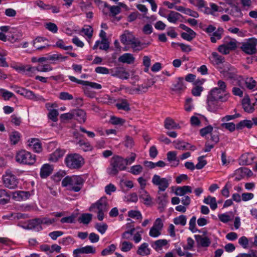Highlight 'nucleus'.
<instances>
[{
    "mask_svg": "<svg viewBox=\"0 0 257 257\" xmlns=\"http://www.w3.org/2000/svg\"><path fill=\"white\" fill-rule=\"evenodd\" d=\"M120 40L124 45H131L134 52H138L142 50L143 47L141 42L128 30H125L120 36Z\"/></svg>",
    "mask_w": 257,
    "mask_h": 257,
    "instance_id": "nucleus-1",
    "label": "nucleus"
},
{
    "mask_svg": "<svg viewBox=\"0 0 257 257\" xmlns=\"http://www.w3.org/2000/svg\"><path fill=\"white\" fill-rule=\"evenodd\" d=\"M84 180L81 176H67L62 181L63 187L69 186V190L75 192H79L82 188Z\"/></svg>",
    "mask_w": 257,
    "mask_h": 257,
    "instance_id": "nucleus-2",
    "label": "nucleus"
},
{
    "mask_svg": "<svg viewBox=\"0 0 257 257\" xmlns=\"http://www.w3.org/2000/svg\"><path fill=\"white\" fill-rule=\"evenodd\" d=\"M126 164L125 160L122 157L119 156H114L110 161V166L107 169V173L110 176L116 175L119 171L125 170Z\"/></svg>",
    "mask_w": 257,
    "mask_h": 257,
    "instance_id": "nucleus-3",
    "label": "nucleus"
},
{
    "mask_svg": "<svg viewBox=\"0 0 257 257\" xmlns=\"http://www.w3.org/2000/svg\"><path fill=\"white\" fill-rule=\"evenodd\" d=\"M67 167L71 169L80 168L84 164V159L78 154H70L67 155L65 159Z\"/></svg>",
    "mask_w": 257,
    "mask_h": 257,
    "instance_id": "nucleus-4",
    "label": "nucleus"
},
{
    "mask_svg": "<svg viewBox=\"0 0 257 257\" xmlns=\"http://www.w3.org/2000/svg\"><path fill=\"white\" fill-rule=\"evenodd\" d=\"M16 161L20 164L32 165L36 162V156L25 150H21L17 153Z\"/></svg>",
    "mask_w": 257,
    "mask_h": 257,
    "instance_id": "nucleus-5",
    "label": "nucleus"
},
{
    "mask_svg": "<svg viewBox=\"0 0 257 257\" xmlns=\"http://www.w3.org/2000/svg\"><path fill=\"white\" fill-rule=\"evenodd\" d=\"M257 39L251 38L243 42L240 46V49L247 55L255 54L257 52Z\"/></svg>",
    "mask_w": 257,
    "mask_h": 257,
    "instance_id": "nucleus-6",
    "label": "nucleus"
},
{
    "mask_svg": "<svg viewBox=\"0 0 257 257\" xmlns=\"http://www.w3.org/2000/svg\"><path fill=\"white\" fill-rule=\"evenodd\" d=\"M2 180L3 184L8 188L14 189L18 186V179L10 172L7 171L3 176Z\"/></svg>",
    "mask_w": 257,
    "mask_h": 257,
    "instance_id": "nucleus-7",
    "label": "nucleus"
},
{
    "mask_svg": "<svg viewBox=\"0 0 257 257\" xmlns=\"http://www.w3.org/2000/svg\"><path fill=\"white\" fill-rule=\"evenodd\" d=\"M17 93L24 96L27 99L33 100L34 101H40L45 102V99L40 95L35 94L32 91L27 89L24 87H20L17 91Z\"/></svg>",
    "mask_w": 257,
    "mask_h": 257,
    "instance_id": "nucleus-8",
    "label": "nucleus"
},
{
    "mask_svg": "<svg viewBox=\"0 0 257 257\" xmlns=\"http://www.w3.org/2000/svg\"><path fill=\"white\" fill-rule=\"evenodd\" d=\"M152 182L154 185L158 186L159 190L160 191H164L169 185V180L167 178H161L157 174L153 176Z\"/></svg>",
    "mask_w": 257,
    "mask_h": 257,
    "instance_id": "nucleus-9",
    "label": "nucleus"
},
{
    "mask_svg": "<svg viewBox=\"0 0 257 257\" xmlns=\"http://www.w3.org/2000/svg\"><path fill=\"white\" fill-rule=\"evenodd\" d=\"M208 97L211 98V99H213V100H216L217 101H220L221 102H225L227 100L229 96V93H224L220 91L216 88H214L212 89L209 94L208 95Z\"/></svg>",
    "mask_w": 257,
    "mask_h": 257,
    "instance_id": "nucleus-10",
    "label": "nucleus"
},
{
    "mask_svg": "<svg viewBox=\"0 0 257 257\" xmlns=\"http://www.w3.org/2000/svg\"><path fill=\"white\" fill-rule=\"evenodd\" d=\"M96 208L98 210L107 211L108 208L107 206V202L106 197H101L96 203L92 204L89 207L90 211H95L94 209Z\"/></svg>",
    "mask_w": 257,
    "mask_h": 257,
    "instance_id": "nucleus-11",
    "label": "nucleus"
},
{
    "mask_svg": "<svg viewBox=\"0 0 257 257\" xmlns=\"http://www.w3.org/2000/svg\"><path fill=\"white\" fill-rule=\"evenodd\" d=\"M22 226L25 229L35 230L37 231H40L43 229V227L40 224L39 218L29 220L26 226Z\"/></svg>",
    "mask_w": 257,
    "mask_h": 257,
    "instance_id": "nucleus-12",
    "label": "nucleus"
},
{
    "mask_svg": "<svg viewBox=\"0 0 257 257\" xmlns=\"http://www.w3.org/2000/svg\"><path fill=\"white\" fill-rule=\"evenodd\" d=\"M224 78L227 79H235L237 76V71L235 68L228 65V66L221 71Z\"/></svg>",
    "mask_w": 257,
    "mask_h": 257,
    "instance_id": "nucleus-13",
    "label": "nucleus"
},
{
    "mask_svg": "<svg viewBox=\"0 0 257 257\" xmlns=\"http://www.w3.org/2000/svg\"><path fill=\"white\" fill-rule=\"evenodd\" d=\"M110 74L111 76L118 77L121 79H127L130 74L123 68L116 67L111 69Z\"/></svg>",
    "mask_w": 257,
    "mask_h": 257,
    "instance_id": "nucleus-14",
    "label": "nucleus"
},
{
    "mask_svg": "<svg viewBox=\"0 0 257 257\" xmlns=\"http://www.w3.org/2000/svg\"><path fill=\"white\" fill-rule=\"evenodd\" d=\"M69 79L72 82H75L78 84H81L84 86H89L91 88L94 89H100L102 88V86L100 84L88 81L79 80L72 76H69Z\"/></svg>",
    "mask_w": 257,
    "mask_h": 257,
    "instance_id": "nucleus-15",
    "label": "nucleus"
},
{
    "mask_svg": "<svg viewBox=\"0 0 257 257\" xmlns=\"http://www.w3.org/2000/svg\"><path fill=\"white\" fill-rule=\"evenodd\" d=\"M53 171V166L49 164L43 165L41 168L40 176L42 178H46L50 175Z\"/></svg>",
    "mask_w": 257,
    "mask_h": 257,
    "instance_id": "nucleus-16",
    "label": "nucleus"
},
{
    "mask_svg": "<svg viewBox=\"0 0 257 257\" xmlns=\"http://www.w3.org/2000/svg\"><path fill=\"white\" fill-rule=\"evenodd\" d=\"M96 251L95 248L92 246L87 245L85 247L77 248L73 251L74 254L79 253H94Z\"/></svg>",
    "mask_w": 257,
    "mask_h": 257,
    "instance_id": "nucleus-17",
    "label": "nucleus"
},
{
    "mask_svg": "<svg viewBox=\"0 0 257 257\" xmlns=\"http://www.w3.org/2000/svg\"><path fill=\"white\" fill-rule=\"evenodd\" d=\"M135 60V57L133 56V55L131 53L123 54L119 56L118 59V62L128 64H133Z\"/></svg>",
    "mask_w": 257,
    "mask_h": 257,
    "instance_id": "nucleus-18",
    "label": "nucleus"
},
{
    "mask_svg": "<svg viewBox=\"0 0 257 257\" xmlns=\"http://www.w3.org/2000/svg\"><path fill=\"white\" fill-rule=\"evenodd\" d=\"M15 69L19 72H23L29 76H32L33 75L35 70L34 67H32L30 65L15 67Z\"/></svg>",
    "mask_w": 257,
    "mask_h": 257,
    "instance_id": "nucleus-19",
    "label": "nucleus"
},
{
    "mask_svg": "<svg viewBox=\"0 0 257 257\" xmlns=\"http://www.w3.org/2000/svg\"><path fill=\"white\" fill-rule=\"evenodd\" d=\"M65 153V151L64 150L57 149L54 152L50 155L49 160L53 162H56L63 156Z\"/></svg>",
    "mask_w": 257,
    "mask_h": 257,
    "instance_id": "nucleus-20",
    "label": "nucleus"
},
{
    "mask_svg": "<svg viewBox=\"0 0 257 257\" xmlns=\"http://www.w3.org/2000/svg\"><path fill=\"white\" fill-rule=\"evenodd\" d=\"M164 127L168 130L179 129L180 126L179 124L176 123L175 121L170 117H167L164 121Z\"/></svg>",
    "mask_w": 257,
    "mask_h": 257,
    "instance_id": "nucleus-21",
    "label": "nucleus"
},
{
    "mask_svg": "<svg viewBox=\"0 0 257 257\" xmlns=\"http://www.w3.org/2000/svg\"><path fill=\"white\" fill-rule=\"evenodd\" d=\"M177 153L175 151H170L167 154V159L169 162H174L171 165L172 167L177 166L179 164V160L177 158Z\"/></svg>",
    "mask_w": 257,
    "mask_h": 257,
    "instance_id": "nucleus-22",
    "label": "nucleus"
},
{
    "mask_svg": "<svg viewBox=\"0 0 257 257\" xmlns=\"http://www.w3.org/2000/svg\"><path fill=\"white\" fill-rule=\"evenodd\" d=\"M192 192L191 187L189 186H183L182 187H178L175 190V193L177 196H184L187 193H191Z\"/></svg>",
    "mask_w": 257,
    "mask_h": 257,
    "instance_id": "nucleus-23",
    "label": "nucleus"
},
{
    "mask_svg": "<svg viewBox=\"0 0 257 257\" xmlns=\"http://www.w3.org/2000/svg\"><path fill=\"white\" fill-rule=\"evenodd\" d=\"M139 197L143 200L144 204L150 205L152 202V198L148 193L144 189H140Z\"/></svg>",
    "mask_w": 257,
    "mask_h": 257,
    "instance_id": "nucleus-24",
    "label": "nucleus"
},
{
    "mask_svg": "<svg viewBox=\"0 0 257 257\" xmlns=\"http://www.w3.org/2000/svg\"><path fill=\"white\" fill-rule=\"evenodd\" d=\"M207 109L211 112H215L218 109V102L216 100L207 96Z\"/></svg>",
    "mask_w": 257,
    "mask_h": 257,
    "instance_id": "nucleus-25",
    "label": "nucleus"
},
{
    "mask_svg": "<svg viewBox=\"0 0 257 257\" xmlns=\"http://www.w3.org/2000/svg\"><path fill=\"white\" fill-rule=\"evenodd\" d=\"M195 237L198 243L202 247H207L210 244V240L207 237H202L200 235H195Z\"/></svg>",
    "mask_w": 257,
    "mask_h": 257,
    "instance_id": "nucleus-26",
    "label": "nucleus"
},
{
    "mask_svg": "<svg viewBox=\"0 0 257 257\" xmlns=\"http://www.w3.org/2000/svg\"><path fill=\"white\" fill-rule=\"evenodd\" d=\"M181 17H182V16L175 11H170L167 17H166L168 21L172 23H177Z\"/></svg>",
    "mask_w": 257,
    "mask_h": 257,
    "instance_id": "nucleus-27",
    "label": "nucleus"
},
{
    "mask_svg": "<svg viewBox=\"0 0 257 257\" xmlns=\"http://www.w3.org/2000/svg\"><path fill=\"white\" fill-rule=\"evenodd\" d=\"M210 59L214 65H219L224 62V58L219 55L217 52H214L212 53Z\"/></svg>",
    "mask_w": 257,
    "mask_h": 257,
    "instance_id": "nucleus-28",
    "label": "nucleus"
},
{
    "mask_svg": "<svg viewBox=\"0 0 257 257\" xmlns=\"http://www.w3.org/2000/svg\"><path fill=\"white\" fill-rule=\"evenodd\" d=\"M137 253L140 255H148L150 254V249L148 247L147 243H143L139 247L137 251Z\"/></svg>",
    "mask_w": 257,
    "mask_h": 257,
    "instance_id": "nucleus-29",
    "label": "nucleus"
},
{
    "mask_svg": "<svg viewBox=\"0 0 257 257\" xmlns=\"http://www.w3.org/2000/svg\"><path fill=\"white\" fill-rule=\"evenodd\" d=\"M74 116L76 117L78 121L82 123H84L86 119V113L82 109H78L74 112Z\"/></svg>",
    "mask_w": 257,
    "mask_h": 257,
    "instance_id": "nucleus-30",
    "label": "nucleus"
},
{
    "mask_svg": "<svg viewBox=\"0 0 257 257\" xmlns=\"http://www.w3.org/2000/svg\"><path fill=\"white\" fill-rule=\"evenodd\" d=\"M10 195L5 189H0V204L5 205L10 200Z\"/></svg>",
    "mask_w": 257,
    "mask_h": 257,
    "instance_id": "nucleus-31",
    "label": "nucleus"
},
{
    "mask_svg": "<svg viewBox=\"0 0 257 257\" xmlns=\"http://www.w3.org/2000/svg\"><path fill=\"white\" fill-rule=\"evenodd\" d=\"M186 87L183 84V78L179 77L177 79L176 83L173 84L172 90L175 91H180L184 90Z\"/></svg>",
    "mask_w": 257,
    "mask_h": 257,
    "instance_id": "nucleus-32",
    "label": "nucleus"
},
{
    "mask_svg": "<svg viewBox=\"0 0 257 257\" xmlns=\"http://www.w3.org/2000/svg\"><path fill=\"white\" fill-rule=\"evenodd\" d=\"M29 145L33 147V149L35 152L40 153L42 150L41 144L39 142L38 140L35 138L31 139Z\"/></svg>",
    "mask_w": 257,
    "mask_h": 257,
    "instance_id": "nucleus-33",
    "label": "nucleus"
},
{
    "mask_svg": "<svg viewBox=\"0 0 257 257\" xmlns=\"http://www.w3.org/2000/svg\"><path fill=\"white\" fill-rule=\"evenodd\" d=\"M203 202L206 204H209L211 209L213 210L216 209L217 207L216 199L214 197L208 196L206 198L204 199Z\"/></svg>",
    "mask_w": 257,
    "mask_h": 257,
    "instance_id": "nucleus-34",
    "label": "nucleus"
},
{
    "mask_svg": "<svg viewBox=\"0 0 257 257\" xmlns=\"http://www.w3.org/2000/svg\"><path fill=\"white\" fill-rule=\"evenodd\" d=\"M21 138V134L17 131L11 133L10 135V140L12 145H16L19 142Z\"/></svg>",
    "mask_w": 257,
    "mask_h": 257,
    "instance_id": "nucleus-35",
    "label": "nucleus"
},
{
    "mask_svg": "<svg viewBox=\"0 0 257 257\" xmlns=\"http://www.w3.org/2000/svg\"><path fill=\"white\" fill-rule=\"evenodd\" d=\"M239 161L243 165H248L251 163L252 158L249 154L246 153L241 156Z\"/></svg>",
    "mask_w": 257,
    "mask_h": 257,
    "instance_id": "nucleus-36",
    "label": "nucleus"
},
{
    "mask_svg": "<svg viewBox=\"0 0 257 257\" xmlns=\"http://www.w3.org/2000/svg\"><path fill=\"white\" fill-rule=\"evenodd\" d=\"M92 215L89 213H83L78 218V221L87 224L92 220Z\"/></svg>",
    "mask_w": 257,
    "mask_h": 257,
    "instance_id": "nucleus-37",
    "label": "nucleus"
},
{
    "mask_svg": "<svg viewBox=\"0 0 257 257\" xmlns=\"http://www.w3.org/2000/svg\"><path fill=\"white\" fill-rule=\"evenodd\" d=\"M225 45L228 48L229 51L235 49L236 48V43L235 40H231V38L229 37L224 39Z\"/></svg>",
    "mask_w": 257,
    "mask_h": 257,
    "instance_id": "nucleus-38",
    "label": "nucleus"
},
{
    "mask_svg": "<svg viewBox=\"0 0 257 257\" xmlns=\"http://www.w3.org/2000/svg\"><path fill=\"white\" fill-rule=\"evenodd\" d=\"M34 68L35 69L34 74L35 73L36 71L40 72H48L53 69L52 67L49 64H39L36 67H34Z\"/></svg>",
    "mask_w": 257,
    "mask_h": 257,
    "instance_id": "nucleus-39",
    "label": "nucleus"
},
{
    "mask_svg": "<svg viewBox=\"0 0 257 257\" xmlns=\"http://www.w3.org/2000/svg\"><path fill=\"white\" fill-rule=\"evenodd\" d=\"M116 106L118 109H121L125 111H129L131 108L130 104L126 99H122L120 103L116 104Z\"/></svg>",
    "mask_w": 257,
    "mask_h": 257,
    "instance_id": "nucleus-40",
    "label": "nucleus"
},
{
    "mask_svg": "<svg viewBox=\"0 0 257 257\" xmlns=\"http://www.w3.org/2000/svg\"><path fill=\"white\" fill-rule=\"evenodd\" d=\"M77 144H78L81 149L85 152L89 151L92 150V146L88 142H85L83 140H80L77 143Z\"/></svg>",
    "mask_w": 257,
    "mask_h": 257,
    "instance_id": "nucleus-41",
    "label": "nucleus"
},
{
    "mask_svg": "<svg viewBox=\"0 0 257 257\" xmlns=\"http://www.w3.org/2000/svg\"><path fill=\"white\" fill-rule=\"evenodd\" d=\"M186 217L183 215L175 217L173 219V222L176 225H181L182 226H184L186 224Z\"/></svg>",
    "mask_w": 257,
    "mask_h": 257,
    "instance_id": "nucleus-42",
    "label": "nucleus"
},
{
    "mask_svg": "<svg viewBox=\"0 0 257 257\" xmlns=\"http://www.w3.org/2000/svg\"><path fill=\"white\" fill-rule=\"evenodd\" d=\"M213 131V127L211 125H209L200 129L199 131V133L201 136L204 137L206 136L207 135H210Z\"/></svg>",
    "mask_w": 257,
    "mask_h": 257,
    "instance_id": "nucleus-43",
    "label": "nucleus"
},
{
    "mask_svg": "<svg viewBox=\"0 0 257 257\" xmlns=\"http://www.w3.org/2000/svg\"><path fill=\"white\" fill-rule=\"evenodd\" d=\"M47 57L48 61H52L54 62L59 59L64 61L68 58L67 56H62L61 54H57L48 55Z\"/></svg>",
    "mask_w": 257,
    "mask_h": 257,
    "instance_id": "nucleus-44",
    "label": "nucleus"
},
{
    "mask_svg": "<svg viewBox=\"0 0 257 257\" xmlns=\"http://www.w3.org/2000/svg\"><path fill=\"white\" fill-rule=\"evenodd\" d=\"M115 245L113 244H112L108 246L107 248L102 250L101 255L105 256L106 255L110 254L115 251Z\"/></svg>",
    "mask_w": 257,
    "mask_h": 257,
    "instance_id": "nucleus-45",
    "label": "nucleus"
},
{
    "mask_svg": "<svg viewBox=\"0 0 257 257\" xmlns=\"http://www.w3.org/2000/svg\"><path fill=\"white\" fill-rule=\"evenodd\" d=\"M196 218L195 216H193L189 221V229L192 232H196L197 231H198L199 232H200L199 230L197 229L196 228Z\"/></svg>",
    "mask_w": 257,
    "mask_h": 257,
    "instance_id": "nucleus-46",
    "label": "nucleus"
},
{
    "mask_svg": "<svg viewBox=\"0 0 257 257\" xmlns=\"http://www.w3.org/2000/svg\"><path fill=\"white\" fill-rule=\"evenodd\" d=\"M188 1L190 4L197 7L199 9L205 7L206 5L205 2L204 0H188Z\"/></svg>",
    "mask_w": 257,
    "mask_h": 257,
    "instance_id": "nucleus-47",
    "label": "nucleus"
},
{
    "mask_svg": "<svg viewBox=\"0 0 257 257\" xmlns=\"http://www.w3.org/2000/svg\"><path fill=\"white\" fill-rule=\"evenodd\" d=\"M81 32H83L85 35L87 36L88 38L90 39L92 37L93 30L91 26H86L84 28L82 29Z\"/></svg>",
    "mask_w": 257,
    "mask_h": 257,
    "instance_id": "nucleus-48",
    "label": "nucleus"
},
{
    "mask_svg": "<svg viewBox=\"0 0 257 257\" xmlns=\"http://www.w3.org/2000/svg\"><path fill=\"white\" fill-rule=\"evenodd\" d=\"M39 219L41 225L43 224L49 225L57 221V219L55 218H50L48 217H40L39 218Z\"/></svg>",
    "mask_w": 257,
    "mask_h": 257,
    "instance_id": "nucleus-49",
    "label": "nucleus"
},
{
    "mask_svg": "<svg viewBox=\"0 0 257 257\" xmlns=\"http://www.w3.org/2000/svg\"><path fill=\"white\" fill-rule=\"evenodd\" d=\"M196 36V33H188L182 32L181 34V37L188 41H191Z\"/></svg>",
    "mask_w": 257,
    "mask_h": 257,
    "instance_id": "nucleus-50",
    "label": "nucleus"
},
{
    "mask_svg": "<svg viewBox=\"0 0 257 257\" xmlns=\"http://www.w3.org/2000/svg\"><path fill=\"white\" fill-rule=\"evenodd\" d=\"M174 147L176 149L180 150H187L186 144L185 142L180 141H176L173 142Z\"/></svg>",
    "mask_w": 257,
    "mask_h": 257,
    "instance_id": "nucleus-51",
    "label": "nucleus"
},
{
    "mask_svg": "<svg viewBox=\"0 0 257 257\" xmlns=\"http://www.w3.org/2000/svg\"><path fill=\"white\" fill-rule=\"evenodd\" d=\"M109 10L110 12V16H111L112 17H115L116 15L120 13L121 11V9L118 5L109 7Z\"/></svg>",
    "mask_w": 257,
    "mask_h": 257,
    "instance_id": "nucleus-52",
    "label": "nucleus"
},
{
    "mask_svg": "<svg viewBox=\"0 0 257 257\" xmlns=\"http://www.w3.org/2000/svg\"><path fill=\"white\" fill-rule=\"evenodd\" d=\"M210 140L213 144H216L219 141V133L217 130H214L210 134Z\"/></svg>",
    "mask_w": 257,
    "mask_h": 257,
    "instance_id": "nucleus-53",
    "label": "nucleus"
},
{
    "mask_svg": "<svg viewBox=\"0 0 257 257\" xmlns=\"http://www.w3.org/2000/svg\"><path fill=\"white\" fill-rule=\"evenodd\" d=\"M204 156L199 157L197 159L198 163L196 165L195 168L197 169H202L207 164V161L205 160H203Z\"/></svg>",
    "mask_w": 257,
    "mask_h": 257,
    "instance_id": "nucleus-54",
    "label": "nucleus"
},
{
    "mask_svg": "<svg viewBox=\"0 0 257 257\" xmlns=\"http://www.w3.org/2000/svg\"><path fill=\"white\" fill-rule=\"evenodd\" d=\"M58 111L56 109H52L48 113V117L54 122L58 120Z\"/></svg>",
    "mask_w": 257,
    "mask_h": 257,
    "instance_id": "nucleus-55",
    "label": "nucleus"
},
{
    "mask_svg": "<svg viewBox=\"0 0 257 257\" xmlns=\"http://www.w3.org/2000/svg\"><path fill=\"white\" fill-rule=\"evenodd\" d=\"M124 145L127 148H132L134 145V141L133 138L126 136L124 141Z\"/></svg>",
    "mask_w": 257,
    "mask_h": 257,
    "instance_id": "nucleus-56",
    "label": "nucleus"
},
{
    "mask_svg": "<svg viewBox=\"0 0 257 257\" xmlns=\"http://www.w3.org/2000/svg\"><path fill=\"white\" fill-rule=\"evenodd\" d=\"M132 243L128 241H123L122 242L121 250L123 252H127L130 251L133 247Z\"/></svg>",
    "mask_w": 257,
    "mask_h": 257,
    "instance_id": "nucleus-57",
    "label": "nucleus"
},
{
    "mask_svg": "<svg viewBox=\"0 0 257 257\" xmlns=\"http://www.w3.org/2000/svg\"><path fill=\"white\" fill-rule=\"evenodd\" d=\"M143 171V167L140 165H137L131 168L130 172L134 175H138Z\"/></svg>",
    "mask_w": 257,
    "mask_h": 257,
    "instance_id": "nucleus-58",
    "label": "nucleus"
},
{
    "mask_svg": "<svg viewBox=\"0 0 257 257\" xmlns=\"http://www.w3.org/2000/svg\"><path fill=\"white\" fill-rule=\"evenodd\" d=\"M108 227L106 223H97L95 224V228L96 229L101 233L104 234Z\"/></svg>",
    "mask_w": 257,
    "mask_h": 257,
    "instance_id": "nucleus-59",
    "label": "nucleus"
},
{
    "mask_svg": "<svg viewBox=\"0 0 257 257\" xmlns=\"http://www.w3.org/2000/svg\"><path fill=\"white\" fill-rule=\"evenodd\" d=\"M45 28L53 33H56L58 31V27L57 25L51 22L46 23L45 24Z\"/></svg>",
    "mask_w": 257,
    "mask_h": 257,
    "instance_id": "nucleus-60",
    "label": "nucleus"
},
{
    "mask_svg": "<svg viewBox=\"0 0 257 257\" xmlns=\"http://www.w3.org/2000/svg\"><path fill=\"white\" fill-rule=\"evenodd\" d=\"M167 244V241L166 239H159L155 241L154 246H153L156 250H157L158 248H161Z\"/></svg>",
    "mask_w": 257,
    "mask_h": 257,
    "instance_id": "nucleus-61",
    "label": "nucleus"
},
{
    "mask_svg": "<svg viewBox=\"0 0 257 257\" xmlns=\"http://www.w3.org/2000/svg\"><path fill=\"white\" fill-rule=\"evenodd\" d=\"M217 87H216L217 89L220 90V91L222 92V93H226V88L227 86L226 85V83L223 81L222 80H219L217 82Z\"/></svg>",
    "mask_w": 257,
    "mask_h": 257,
    "instance_id": "nucleus-62",
    "label": "nucleus"
},
{
    "mask_svg": "<svg viewBox=\"0 0 257 257\" xmlns=\"http://www.w3.org/2000/svg\"><path fill=\"white\" fill-rule=\"evenodd\" d=\"M148 90L147 85L144 84L141 85H138L137 87L133 89V91H136L138 94H142L146 92Z\"/></svg>",
    "mask_w": 257,
    "mask_h": 257,
    "instance_id": "nucleus-63",
    "label": "nucleus"
},
{
    "mask_svg": "<svg viewBox=\"0 0 257 257\" xmlns=\"http://www.w3.org/2000/svg\"><path fill=\"white\" fill-rule=\"evenodd\" d=\"M245 84L247 88L249 89H252L255 86L256 82L252 77H251L246 79L245 80Z\"/></svg>",
    "mask_w": 257,
    "mask_h": 257,
    "instance_id": "nucleus-64",
    "label": "nucleus"
}]
</instances>
